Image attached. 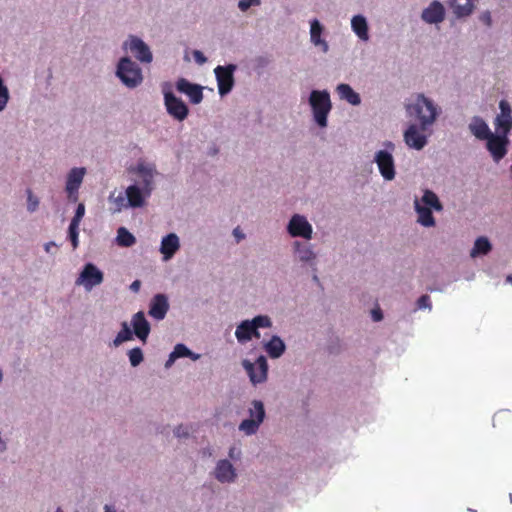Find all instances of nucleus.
<instances>
[{"instance_id": "1", "label": "nucleus", "mask_w": 512, "mask_h": 512, "mask_svg": "<svg viewBox=\"0 0 512 512\" xmlns=\"http://www.w3.org/2000/svg\"><path fill=\"white\" fill-rule=\"evenodd\" d=\"M408 116L416 119L423 126H433L441 113L440 107L433 99L418 93L405 105Z\"/></svg>"}, {"instance_id": "2", "label": "nucleus", "mask_w": 512, "mask_h": 512, "mask_svg": "<svg viewBox=\"0 0 512 512\" xmlns=\"http://www.w3.org/2000/svg\"><path fill=\"white\" fill-rule=\"evenodd\" d=\"M414 210L417 213V222L423 227H434L436 222L432 210L440 212L443 205L439 197L432 190L426 189L421 199L415 198Z\"/></svg>"}, {"instance_id": "3", "label": "nucleus", "mask_w": 512, "mask_h": 512, "mask_svg": "<svg viewBox=\"0 0 512 512\" xmlns=\"http://www.w3.org/2000/svg\"><path fill=\"white\" fill-rule=\"evenodd\" d=\"M312 118L319 128L328 126V115L332 110L330 93L327 90H312L308 97Z\"/></svg>"}, {"instance_id": "4", "label": "nucleus", "mask_w": 512, "mask_h": 512, "mask_svg": "<svg viewBox=\"0 0 512 512\" xmlns=\"http://www.w3.org/2000/svg\"><path fill=\"white\" fill-rule=\"evenodd\" d=\"M115 76L128 89L137 88L144 80L141 67L129 56H123L118 60Z\"/></svg>"}, {"instance_id": "5", "label": "nucleus", "mask_w": 512, "mask_h": 512, "mask_svg": "<svg viewBox=\"0 0 512 512\" xmlns=\"http://www.w3.org/2000/svg\"><path fill=\"white\" fill-rule=\"evenodd\" d=\"M273 325L268 315H257L252 319L241 321L235 330V337L240 344H246L253 337L260 338V328H271Z\"/></svg>"}, {"instance_id": "6", "label": "nucleus", "mask_w": 512, "mask_h": 512, "mask_svg": "<svg viewBox=\"0 0 512 512\" xmlns=\"http://www.w3.org/2000/svg\"><path fill=\"white\" fill-rule=\"evenodd\" d=\"M161 88L167 113L177 121H184L189 114L188 106L173 93L170 83H163Z\"/></svg>"}, {"instance_id": "7", "label": "nucleus", "mask_w": 512, "mask_h": 512, "mask_svg": "<svg viewBox=\"0 0 512 512\" xmlns=\"http://www.w3.org/2000/svg\"><path fill=\"white\" fill-rule=\"evenodd\" d=\"M249 418L244 419L238 426V430L246 436L255 435L263 423L266 412L264 404L260 400H253L248 409Z\"/></svg>"}, {"instance_id": "8", "label": "nucleus", "mask_w": 512, "mask_h": 512, "mask_svg": "<svg viewBox=\"0 0 512 512\" xmlns=\"http://www.w3.org/2000/svg\"><path fill=\"white\" fill-rule=\"evenodd\" d=\"M431 126L419 123H409L403 132V140L410 149L421 151L428 144Z\"/></svg>"}, {"instance_id": "9", "label": "nucleus", "mask_w": 512, "mask_h": 512, "mask_svg": "<svg viewBox=\"0 0 512 512\" xmlns=\"http://www.w3.org/2000/svg\"><path fill=\"white\" fill-rule=\"evenodd\" d=\"M130 172L135 174L138 181L134 182L141 187L148 189L151 193L155 189V178L158 176L156 164L145 159H139L136 164L130 169Z\"/></svg>"}, {"instance_id": "10", "label": "nucleus", "mask_w": 512, "mask_h": 512, "mask_svg": "<svg viewBox=\"0 0 512 512\" xmlns=\"http://www.w3.org/2000/svg\"><path fill=\"white\" fill-rule=\"evenodd\" d=\"M291 256L295 263L301 267H315L317 264V252L309 241L295 240L291 244Z\"/></svg>"}, {"instance_id": "11", "label": "nucleus", "mask_w": 512, "mask_h": 512, "mask_svg": "<svg viewBox=\"0 0 512 512\" xmlns=\"http://www.w3.org/2000/svg\"><path fill=\"white\" fill-rule=\"evenodd\" d=\"M122 49L130 52L140 63L150 64L153 61V54L149 45L136 35H129L122 43Z\"/></svg>"}, {"instance_id": "12", "label": "nucleus", "mask_w": 512, "mask_h": 512, "mask_svg": "<svg viewBox=\"0 0 512 512\" xmlns=\"http://www.w3.org/2000/svg\"><path fill=\"white\" fill-rule=\"evenodd\" d=\"M286 231L292 238H302L305 241H310L313 238V226L302 214L295 213L290 217Z\"/></svg>"}, {"instance_id": "13", "label": "nucleus", "mask_w": 512, "mask_h": 512, "mask_svg": "<svg viewBox=\"0 0 512 512\" xmlns=\"http://www.w3.org/2000/svg\"><path fill=\"white\" fill-rule=\"evenodd\" d=\"M104 273L93 263H86L75 280L76 286H82L85 291L90 292L96 286L102 284Z\"/></svg>"}, {"instance_id": "14", "label": "nucleus", "mask_w": 512, "mask_h": 512, "mask_svg": "<svg viewBox=\"0 0 512 512\" xmlns=\"http://www.w3.org/2000/svg\"><path fill=\"white\" fill-rule=\"evenodd\" d=\"M242 367L246 371L250 382L256 386L264 383L268 376V362L264 355L257 357L255 362L248 359L242 360Z\"/></svg>"}, {"instance_id": "15", "label": "nucleus", "mask_w": 512, "mask_h": 512, "mask_svg": "<svg viewBox=\"0 0 512 512\" xmlns=\"http://www.w3.org/2000/svg\"><path fill=\"white\" fill-rule=\"evenodd\" d=\"M236 70L237 66L235 64L218 65L214 69L220 96L223 97L232 91L235 84L234 73Z\"/></svg>"}, {"instance_id": "16", "label": "nucleus", "mask_w": 512, "mask_h": 512, "mask_svg": "<svg viewBox=\"0 0 512 512\" xmlns=\"http://www.w3.org/2000/svg\"><path fill=\"white\" fill-rule=\"evenodd\" d=\"M486 148L489 151L491 157L494 162L498 163L502 160L508 151V145L510 143L508 135L503 133H495L492 134L485 140Z\"/></svg>"}, {"instance_id": "17", "label": "nucleus", "mask_w": 512, "mask_h": 512, "mask_svg": "<svg viewBox=\"0 0 512 512\" xmlns=\"http://www.w3.org/2000/svg\"><path fill=\"white\" fill-rule=\"evenodd\" d=\"M85 174L86 169L84 167H74L68 172L65 182V192L69 202L76 203L78 201L79 189Z\"/></svg>"}, {"instance_id": "18", "label": "nucleus", "mask_w": 512, "mask_h": 512, "mask_svg": "<svg viewBox=\"0 0 512 512\" xmlns=\"http://www.w3.org/2000/svg\"><path fill=\"white\" fill-rule=\"evenodd\" d=\"M213 477L221 484H233L238 479V471L228 459H219L212 471Z\"/></svg>"}, {"instance_id": "19", "label": "nucleus", "mask_w": 512, "mask_h": 512, "mask_svg": "<svg viewBox=\"0 0 512 512\" xmlns=\"http://www.w3.org/2000/svg\"><path fill=\"white\" fill-rule=\"evenodd\" d=\"M494 127L497 133L509 135L512 130V107L507 100L499 102V113L494 119Z\"/></svg>"}, {"instance_id": "20", "label": "nucleus", "mask_w": 512, "mask_h": 512, "mask_svg": "<svg viewBox=\"0 0 512 512\" xmlns=\"http://www.w3.org/2000/svg\"><path fill=\"white\" fill-rule=\"evenodd\" d=\"M378 171L385 181H392L396 177L395 160L388 152H375L374 160Z\"/></svg>"}, {"instance_id": "21", "label": "nucleus", "mask_w": 512, "mask_h": 512, "mask_svg": "<svg viewBox=\"0 0 512 512\" xmlns=\"http://www.w3.org/2000/svg\"><path fill=\"white\" fill-rule=\"evenodd\" d=\"M175 87L179 93L186 95L189 101L194 104H200L203 100V87L199 84L192 83L186 78H179Z\"/></svg>"}, {"instance_id": "22", "label": "nucleus", "mask_w": 512, "mask_h": 512, "mask_svg": "<svg viewBox=\"0 0 512 512\" xmlns=\"http://www.w3.org/2000/svg\"><path fill=\"white\" fill-rule=\"evenodd\" d=\"M309 25L310 43L321 52L327 53L329 51V43L323 36L325 32L324 25L317 18L311 19Z\"/></svg>"}, {"instance_id": "23", "label": "nucleus", "mask_w": 512, "mask_h": 512, "mask_svg": "<svg viewBox=\"0 0 512 512\" xmlns=\"http://www.w3.org/2000/svg\"><path fill=\"white\" fill-rule=\"evenodd\" d=\"M170 304L166 294H155L149 303L148 314L157 321L163 320L169 311Z\"/></svg>"}, {"instance_id": "24", "label": "nucleus", "mask_w": 512, "mask_h": 512, "mask_svg": "<svg viewBox=\"0 0 512 512\" xmlns=\"http://www.w3.org/2000/svg\"><path fill=\"white\" fill-rule=\"evenodd\" d=\"M446 16V10L444 5L434 0L426 8L422 10L421 19L427 24H440L444 21Z\"/></svg>"}, {"instance_id": "25", "label": "nucleus", "mask_w": 512, "mask_h": 512, "mask_svg": "<svg viewBox=\"0 0 512 512\" xmlns=\"http://www.w3.org/2000/svg\"><path fill=\"white\" fill-rule=\"evenodd\" d=\"M127 205L131 208H141L145 205L146 200L151 196L148 189L141 187L139 184H131L126 188Z\"/></svg>"}, {"instance_id": "26", "label": "nucleus", "mask_w": 512, "mask_h": 512, "mask_svg": "<svg viewBox=\"0 0 512 512\" xmlns=\"http://www.w3.org/2000/svg\"><path fill=\"white\" fill-rule=\"evenodd\" d=\"M180 246V238L176 233L171 232L162 237L159 252L162 254L163 260H171L180 249Z\"/></svg>"}, {"instance_id": "27", "label": "nucleus", "mask_w": 512, "mask_h": 512, "mask_svg": "<svg viewBox=\"0 0 512 512\" xmlns=\"http://www.w3.org/2000/svg\"><path fill=\"white\" fill-rule=\"evenodd\" d=\"M131 326L134 335L143 343L147 341V338L151 331V326L145 317L143 311H138L132 316Z\"/></svg>"}, {"instance_id": "28", "label": "nucleus", "mask_w": 512, "mask_h": 512, "mask_svg": "<svg viewBox=\"0 0 512 512\" xmlns=\"http://www.w3.org/2000/svg\"><path fill=\"white\" fill-rule=\"evenodd\" d=\"M84 214L85 205L79 203L68 227V238L71 241L73 249H76L79 245V225Z\"/></svg>"}, {"instance_id": "29", "label": "nucleus", "mask_w": 512, "mask_h": 512, "mask_svg": "<svg viewBox=\"0 0 512 512\" xmlns=\"http://www.w3.org/2000/svg\"><path fill=\"white\" fill-rule=\"evenodd\" d=\"M468 129L475 138L482 141H485L492 134L487 122L480 116L471 118Z\"/></svg>"}, {"instance_id": "30", "label": "nucleus", "mask_w": 512, "mask_h": 512, "mask_svg": "<svg viewBox=\"0 0 512 512\" xmlns=\"http://www.w3.org/2000/svg\"><path fill=\"white\" fill-rule=\"evenodd\" d=\"M351 29L359 40L364 42L369 40V25L364 15L357 14L351 18Z\"/></svg>"}, {"instance_id": "31", "label": "nucleus", "mask_w": 512, "mask_h": 512, "mask_svg": "<svg viewBox=\"0 0 512 512\" xmlns=\"http://www.w3.org/2000/svg\"><path fill=\"white\" fill-rule=\"evenodd\" d=\"M263 348L270 358L278 359L285 353L286 344L278 335H273L263 343Z\"/></svg>"}, {"instance_id": "32", "label": "nucleus", "mask_w": 512, "mask_h": 512, "mask_svg": "<svg viewBox=\"0 0 512 512\" xmlns=\"http://www.w3.org/2000/svg\"><path fill=\"white\" fill-rule=\"evenodd\" d=\"M336 93L339 98L352 106L361 104V97L349 84L340 83L336 86Z\"/></svg>"}, {"instance_id": "33", "label": "nucleus", "mask_w": 512, "mask_h": 512, "mask_svg": "<svg viewBox=\"0 0 512 512\" xmlns=\"http://www.w3.org/2000/svg\"><path fill=\"white\" fill-rule=\"evenodd\" d=\"M449 4L453 13L458 18L466 17L473 11L472 0H450Z\"/></svg>"}, {"instance_id": "34", "label": "nucleus", "mask_w": 512, "mask_h": 512, "mask_svg": "<svg viewBox=\"0 0 512 512\" xmlns=\"http://www.w3.org/2000/svg\"><path fill=\"white\" fill-rule=\"evenodd\" d=\"M492 250V245L489 239L485 236L478 237L470 251L471 258L485 256Z\"/></svg>"}, {"instance_id": "35", "label": "nucleus", "mask_w": 512, "mask_h": 512, "mask_svg": "<svg viewBox=\"0 0 512 512\" xmlns=\"http://www.w3.org/2000/svg\"><path fill=\"white\" fill-rule=\"evenodd\" d=\"M116 243L120 247L128 248L136 243V238L128 229L120 227L117 230Z\"/></svg>"}, {"instance_id": "36", "label": "nucleus", "mask_w": 512, "mask_h": 512, "mask_svg": "<svg viewBox=\"0 0 512 512\" xmlns=\"http://www.w3.org/2000/svg\"><path fill=\"white\" fill-rule=\"evenodd\" d=\"M133 335H134V333H133L132 329L130 328V325L127 322H122L121 330L117 333L112 344L114 347H118L122 343L132 340Z\"/></svg>"}, {"instance_id": "37", "label": "nucleus", "mask_w": 512, "mask_h": 512, "mask_svg": "<svg viewBox=\"0 0 512 512\" xmlns=\"http://www.w3.org/2000/svg\"><path fill=\"white\" fill-rule=\"evenodd\" d=\"M109 202L114 204V212H121L123 209L131 208L127 205L128 199L125 192H120L118 195L111 193L108 198Z\"/></svg>"}, {"instance_id": "38", "label": "nucleus", "mask_w": 512, "mask_h": 512, "mask_svg": "<svg viewBox=\"0 0 512 512\" xmlns=\"http://www.w3.org/2000/svg\"><path fill=\"white\" fill-rule=\"evenodd\" d=\"M9 99V89L4 83L2 76L0 75V112H3L6 109Z\"/></svg>"}, {"instance_id": "39", "label": "nucleus", "mask_w": 512, "mask_h": 512, "mask_svg": "<svg viewBox=\"0 0 512 512\" xmlns=\"http://www.w3.org/2000/svg\"><path fill=\"white\" fill-rule=\"evenodd\" d=\"M128 357L132 367H137L144 359L143 352L139 347L129 350Z\"/></svg>"}, {"instance_id": "40", "label": "nucleus", "mask_w": 512, "mask_h": 512, "mask_svg": "<svg viewBox=\"0 0 512 512\" xmlns=\"http://www.w3.org/2000/svg\"><path fill=\"white\" fill-rule=\"evenodd\" d=\"M27 211L29 213H34L39 207V198L33 194L30 189H27Z\"/></svg>"}, {"instance_id": "41", "label": "nucleus", "mask_w": 512, "mask_h": 512, "mask_svg": "<svg viewBox=\"0 0 512 512\" xmlns=\"http://www.w3.org/2000/svg\"><path fill=\"white\" fill-rule=\"evenodd\" d=\"M261 4V0H239L237 8L242 12H247L252 7H257Z\"/></svg>"}, {"instance_id": "42", "label": "nucleus", "mask_w": 512, "mask_h": 512, "mask_svg": "<svg viewBox=\"0 0 512 512\" xmlns=\"http://www.w3.org/2000/svg\"><path fill=\"white\" fill-rule=\"evenodd\" d=\"M191 429L187 425L180 424L174 428L173 434L176 438L186 439L190 436Z\"/></svg>"}, {"instance_id": "43", "label": "nucleus", "mask_w": 512, "mask_h": 512, "mask_svg": "<svg viewBox=\"0 0 512 512\" xmlns=\"http://www.w3.org/2000/svg\"><path fill=\"white\" fill-rule=\"evenodd\" d=\"M189 348L182 343H178L174 346L173 351L171 352L173 354V357L176 359L187 357Z\"/></svg>"}, {"instance_id": "44", "label": "nucleus", "mask_w": 512, "mask_h": 512, "mask_svg": "<svg viewBox=\"0 0 512 512\" xmlns=\"http://www.w3.org/2000/svg\"><path fill=\"white\" fill-rule=\"evenodd\" d=\"M242 458V451L239 447L237 446H231L229 449H228V460H230L231 462H238L240 461Z\"/></svg>"}, {"instance_id": "45", "label": "nucleus", "mask_w": 512, "mask_h": 512, "mask_svg": "<svg viewBox=\"0 0 512 512\" xmlns=\"http://www.w3.org/2000/svg\"><path fill=\"white\" fill-rule=\"evenodd\" d=\"M417 308L418 309H429V310H431L432 309V305H431L430 297L428 295H422L417 300Z\"/></svg>"}, {"instance_id": "46", "label": "nucleus", "mask_w": 512, "mask_h": 512, "mask_svg": "<svg viewBox=\"0 0 512 512\" xmlns=\"http://www.w3.org/2000/svg\"><path fill=\"white\" fill-rule=\"evenodd\" d=\"M194 61L198 65H204L207 62V57L200 51V50H194L192 52Z\"/></svg>"}, {"instance_id": "47", "label": "nucleus", "mask_w": 512, "mask_h": 512, "mask_svg": "<svg viewBox=\"0 0 512 512\" xmlns=\"http://www.w3.org/2000/svg\"><path fill=\"white\" fill-rule=\"evenodd\" d=\"M232 235L235 238L236 243H240L242 240H244L246 238L245 233L242 231V229L239 226H237L233 229Z\"/></svg>"}, {"instance_id": "48", "label": "nucleus", "mask_w": 512, "mask_h": 512, "mask_svg": "<svg viewBox=\"0 0 512 512\" xmlns=\"http://www.w3.org/2000/svg\"><path fill=\"white\" fill-rule=\"evenodd\" d=\"M8 445V439L3 437L2 431L0 430V455L5 454L8 451Z\"/></svg>"}, {"instance_id": "49", "label": "nucleus", "mask_w": 512, "mask_h": 512, "mask_svg": "<svg viewBox=\"0 0 512 512\" xmlns=\"http://www.w3.org/2000/svg\"><path fill=\"white\" fill-rule=\"evenodd\" d=\"M384 149L378 150L377 152H388L393 155V152L395 151V144L392 141H385L383 142Z\"/></svg>"}, {"instance_id": "50", "label": "nucleus", "mask_w": 512, "mask_h": 512, "mask_svg": "<svg viewBox=\"0 0 512 512\" xmlns=\"http://www.w3.org/2000/svg\"><path fill=\"white\" fill-rule=\"evenodd\" d=\"M480 20L487 26H490L492 23L491 14L489 11H485L480 15Z\"/></svg>"}, {"instance_id": "51", "label": "nucleus", "mask_w": 512, "mask_h": 512, "mask_svg": "<svg viewBox=\"0 0 512 512\" xmlns=\"http://www.w3.org/2000/svg\"><path fill=\"white\" fill-rule=\"evenodd\" d=\"M140 287H141V282L140 280H134L131 284H130V290L134 293H137L139 290H140Z\"/></svg>"}, {"instance_id": "52", "label": "nucleus", "mask_w": 512, "mask_h": 512, "mask_svg": "<svg viewBox=\"0 0 512 512\" xmlns=\"http://www.w3.org/2000/svg\"><path fill=\"white\" fill-rule=\"evenodd\" d=\"M176 360H177V359H176L175 357H173V354H172V353H170V354H169V357H168V359H167V361L165 362V365H164V366H165V368H166V369H169V368L174 364V362H175Z\"/></svg>"}, {"instance_id": "53", "label": "nucleus", "mask_w": 512, "mask_h": 512, "mask_svg": "<svg viewBox=\"0 0 512 512\" xmlns=\"http://www.w3.org/2000/svg\"><path fill=\"white\" fill-rule=\"evenodd\" d=\"M372 318L374 321L378 322L380 320H382L383 316H382V313L381 311L379 310H373L372 311Z\"/></svg>"}, {"instance_id": "54", "label": "nucleus", "mask_w": 512, "mask_h": 512, "mask_svg": "<svg viewBox=\"0 0 512 512\" xmlns=\"http://www.w3.org/2000/svg\"><path fill=\"white\" fill-rule=\"evenodd\" d=\"M187 357L190 358L191 360L193 361H197L200 359L201 355L200 354H197V353H194L193 351H191L190 349L188 350V354H187Z\"/></svg>"}, {"instance_id": "55", "label": "nucleus", "mask_w": 512, "mask_h": 512, "mask_svg": "<svg viewBox=\"0 0 512 512\" xmlns=\"http://www.w3.org/2000/svg\"><path fill=\"white\" fill-rule=\"evenodd\" d=\"M56 247V244L55 242H47L45 245H44V249L47 253H51L52 252V248Z\"/></svg>"}, {"instance_id": "56", "label": "nucleus", "mask_w": 512, "mask_h": 512, "mask_svg": "<svg viewBox=\"0 0 512 512\" xmlns=\"http://www.w3.org/2000/svg\"><path fill=\"white\" fill-rule=\"evenodd\" d=\"M104 512H117V509L114 505L105 504L103 507Z\"/></svg>"}, {"instance_id": "57", "label": "nucleus", "mask_w": 512, "mask_h": 512, "mask_svg": "<svg viewBox=\"0 0 512 512\" xmlns=\"http://www.w3.org/2000/svg\"><path fill=\"white\" fill-rule=\"evenodd\" d=\"M506 282L509 283V284H512V274H509L507 277H506Z\"/></svg>"}, {"instance_id": "58", "label": "nucleus", "mask_w": 512, "mask_h": 512, "mask_svg": "<svg viewBox=\"0 0 512 512\" xmlns=\"http://www.w3.org/2000/svg\"><path fill=\"white\" fill-rule=\"evenodd\" d=\"M509 500L512 502V494L509 495Z\"/></svg>"}, {"instance_id": "59", "label": "nucleus", "mask_w": 512, "mask_h": 512, "mask_svg": "<svg viewBox=\"0 0 512 512\" xmlns=\"http://www.w3.org/2000/svg\"><path fill=\"white\" fill-rule=\"evenodd\" d=\"M56 512H63V511H62L60 508H58V509L56 510Z\"/></svg>"}]
</instances>
